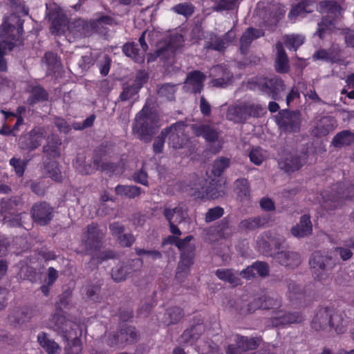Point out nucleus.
<instances>
[{
  "label": "nucleus",
  "instance_id": "18",
  "mask_svg": "<svg viewBox=\"0 0 354 354\" xmlns=\"http://www.w3.org/2000/svg\"><path fill=\"white\" fill-rule=\"evenodd\" d=\"M291 234L297 238H304L313 233V224L309 214H304L299 218V222L292 227Z\"/></svg>",
  "mask_w": 354,
  "mask_h": 354
},
{
  "label": "nucleus",
  "instance_id": "23",
  "mask_svg": "<svg viewBox=\"0 0 354 354\" xmlns=\"http://www.w3.org/2000/svg\"><path fill=\"white\" fill-rule=\"evenodd\" d=\"M265 32L262 29H257L253 27L248 28L240 38V50L242 53L248 50L252 42L258 38L263 37Z\"/></svg>",
  "mask_w": 354,
  "mask_h": 354
},
{
  "label": "nucleus",
  "instance_id": "12",
  "mask_svg": "<svg viewBox=\"0 0 354 354\" xmlns=\"http://www.w3.org/2000/svg\"><path fill=\"white\" fill-rule=\"evenodd\" d=\"M304 319V317L300 313H291L278 310L274 312V315L269 319L268 322L274 327H279L291 324H299Z\"/></svg>",
  "mask_w": 354,
  "mask_h": 354
},
{
  "label": "nucleus",
  "instance_id": "56",
  "mask_svg": "<svg viewBox=\"0 0 354 354\" xmlns=\"http://www.w3.org/2000/svg\"><path fill=\"white\" fill-rule=\"evenodd\" d=\"M198 339V333H192V328H187L180 335V341L185 344L192 345Z\"/></svg>",
  "mask_w": 354,
  "mask_h": 354
},
{
  "label": "nucleus",
  "instance_id": "26",
  "mask_svg": "<svg viewBox=\"0 0 354 354\" xmlns=\"http://www.w3.org/2000/svg\"><path fill=\"white\" fill-rule=\"evenodd\" d=\"M226 118L230 121L240 124H243L248 120L242 102L229 106L226 112Z\"/></svg>",
  "mask_w": 354,
  "mask_h": 354
},
{
  "label": "nucleus",
  "instance_id": "20",
  "mask_svg": "<svg viewBox=\"0 0 354 354\" xmlns=\"http://www.w3.org/2000/svg\"><path fill=\"white\" fill-rule=\"evenodd\" d=\"M206 76L200 71L195 70L189 72L186 77L185 84L191 87V92L194 94L200 93L204 87Z\"/></svg>",
  "mask_w": 354,
  "mask_h": 354
},
{
  "label": "nucleus",
  "instance_id": "28",
  "mask_svg": "<svg viewBox=\"0 0 354 354\" xmlns=\"http://www.w3.org/2000/svg\"><path fill=\"white\" fill-rule=\"evenodd\" d=\"M123 53L128 57L132 59L136 63L142 64L145 62V54L138 48V44L135 42H127L122 46Z\"/></svg>",
  "mask_w": 354,
  "mask_h": 354
},
{
  "label": "nucleus",
  "instance_id": "63",
  "mask_svg": "<svg viewBox=\"0 0 354 354\" xmlns=\"http://www.w3.org/2000/svg\"><path fill=\"white\" fill-rule=\"evenodd\" d=\"M111 59L109 55H105L103 60L97 62V65L102 76H106L110 71Z\"/></svg>",
  "mask_w": 354,
  "mask_h": 354
},
{
  "label": "nucleus",
  "instance_id": "21",
  "mask_svg": "<svg viewBox=\"0 0 354 354\" xmlns=\"http://www.w3.org/2000/svg\"><path fill=\"white\" fill-rule=\"evenodd\" d=\"M192 130L197 137H203L208 142H216L219 137V131L211 124L193 125Z\"/></svg>",
  "mask_w": 354,
  "mask_h": 354
},
{
  "label": "nucleus",
  "instance_id": "33",
  "mask_svg": "<svg viewBox=\"0 0 354 354\" xmlns=\"http://www.w3.org/2000/svg\"><path fill=\"white\" fill-rule=\"evenodd\" d=\"M270 221V218L267 216H256L249 218L241 221L239 227L241 229L254 230L257 228L264 226Z\"/></svg>",
  "mask_w": 354,
  "mask_h": 354
},
{
  "label": "nucleus",
  "instance_id": "43",
  "mask_svg": "<svg viewBox=\"0 0 354 354\" xmlns=\"http://www.w3.org/2000/svg\"><path fill=\"white\" fill-rule=\"evenodd\" d=\"M284 44L289 50L296 51L304 42V38L300 35H285Z\"/></svg>",
  "mask_w": 354,
  "mask_h": 354
},
{
  "label": "nucleus",
  "instance_id": "11",
  "mask_svg": "<svg viewBox=\"0 0 354 354\" xmlns=\"http://www.w3.org/2000/svg\"><path fill=\"white\" fill-rule=\"evenodd\" d=\"M104 234L95 223L89 224L83 233L82 241L87 250L97 251L102 245Z\"/></svg>",
  "mask_w": 354,
  "mask_h": 354
},
{
  "label": "nucleus",
  "instance_id": "64",
  "mask_svg": "<svg viewBox=\"0 0 354 354\" xmlns=\"http://www.w3.org/2000/svg\"><path fill=\"white\" fill-rule=\"evenodd\" d=\"M118 243L124 248H130L134 243L136 239L131 233H124L117 239Z\"/></svg>",
  "mask_w": 354,
  "mask_h": 354
},
{
  "label": "nucleus",
  "instance_id": "51",
  "mask_svg": "<svg viewBox=\"0 0 354 354\" xmlns=\"http://www.w3.org/2000/svg\"><path fill=\"white\" fill-rule=\"evenodd\" d=\"M167 137V133L166 130L162 129L160 133L155 138L153 143V151L156 154H159L163 151Z\"/></svg>",
  "mask_w": 354,
  "mask_h": 354
},
{
  "label": "nucleus",
  "instance_id": "25",
  "mask_svg": "<svg viewBox=\"0 0 354 354\" xmlns=\"http://www.w3.org/2000/svg\"><path fill=\"white\" fill-rule=\"evenodd\" d=\"M37 342L40 346L47 354H60L62 348L58 343L45 332H40L37 335Z\"/></svg>",
  "mask_w": 354,
  "mask_h": 354
},
{
  "label": "nucleus",
  "instance_id": "31",
  "mask_svg": "<svg viewBox=\"0 0 354 354\" xmlns=\"http://www.w3.org/2000/svg\"><path fill=\"white\" fill-rule=\"evenodd\" d=\"M115 192L118 196L134 199L142 194H145V191L136 185H118L115 187Z\"/></svg>",
  "mask_w": 354,
  "mask_h": 354
},
{
  "label": "nucleus",
  "instance_id": "36",
  "mask_svg": "<svg viewBox=\"0 0 354 354\" xmlns=\"http://www.w3.org/2000/svg\"><path fill=\"white\" fill-rule=\"evenodd\" d=\"M242 104L248 119L250 118H259L266 113V109L259 103L244 101Z\"/></svg>",
  "mask_w": 354,
  "mask_h": 354
},
{
  "label": "nucleus",
  "instance_id": "44",
  "mask_svg": "<svg viewBox=\"0 0 354 354\" xmlns=\"http://www.w3.org/2000/svg\"><path fill=\"white\" fill-rule=\"evenodd\" d=\"M60 142L58 141H48L47 144L43 147V152L46 155L48 159L55 158L59 156Z\"/></svg>",
  "mask_w": 354,
  "mask_h": 354
},
{
  "label": "nucleus",
  "instance_id": "19",
  "mask_svg": "<svg viewBox=\"0 0 354 354\" xmlns=\"http://www.w3.org/2000/svg\"><path fill=\"white\" fill-rule=\"evenodd\" d=\"M277 50L276 58L274 61L275 71L281 74L287 73L290 70L288 57L283 48L281 41H277L275 45Z\"/></svg>",
  "mask_w": 354,
  "mask_h": 354
},
{
  "label": "nucleus",
  "instance_id": "45",
  "mask_svg": "<svg viewBox=\"0 0 354 354\" xmlns=\"http://www.w3.org/2000/svg\"><path fill=\"white\" fill-rule=\"evenodd\" d=\"M261 298V309H274L281 306V299L278 296L265 295Z\"/></svg>",
  "mask_w": 354,
  "mask_h": 354
},
{
  "label": "nucleus",
  "instance_id": "5",
  "mask_svg": "<svg viewBox=\"0 0 354 354\" xmlns=\"http://www.w3.org/2000/svg\"><path fill=\"white\" fill-rule=\"evenodd\" d=\"M275 122L281 132L299 133L302 123L301 113L299 110L292 111L288 108L280 110L275 116Z\"/></svg>",
  "mask_w": 354,
  "mask_h": 354
},
{
  "label": "nucleus",
  "instance_id": "48",
  "mask_svg": "<svg viewBox=\"0 0 354 354\" xmlns=\"http://www.w3.org/2000/svg\"><path fill=\"white\" fill-rule=\"evenodd\" d=\"M287 283L288 290V297L290 301H294L297 299H301L304 297L300 286L294 281L289 280L287 281Z\"/></svg>",
  "mask_w": 354,
  "mask_h": 354
},
{
  "label": "nucleus",
  "instance_id": "57",
  "mask_svg": "<svg viewBox=\"0 0 354 354\" xmlns=\"http://www.w3.org/2000/svg\"><path fill=\"white\" fill-rule=\"evenodd\" d=\"M236 2V0H219L213 8L216 12L232 10L235 7Z\"/></svg>",
  "mask_w": 354,
  "mask_h": 354
},
{
  "label": "nucleus",
  "instance_id": "49",
  "mask_svg": "<svg viewBox=\"0 0 354 354\" xmlns=\"http://www.w3.org/2000/svg\"><path fill=\"white\" fill-rule=\"evenodd\" d=\"M9 163L14 168L15 172L18 177H22L24 174L28 162L18 158L12 157Z\"/></svg>",
  "mask_w": 354,
  "mask_h": 354
},
{
  "label": "nucleus",
  "instance_id": "10",
  "mask_svg": "<svg viewBox=\"0 0 354 354\" xmlns=\"http://www.w3.org/2000/svg\"><path fill=\"white\" fill-rule=\"evenodd\" d=\"M163 130H166L169 145L173 148H183L187 141V137L185 134V124L183 122H176L164 128Z\"/></svg>",
  "mask_w": 354,
  "mask_h": 354
},
{
  "label": "nucleus",
  "instance_id": "47",
  "mask_svg": "<svg viewBox=\"0 0 354 354\" xmlns=\"http://www.w3.org/2000/svg\"><path fill=\"white\" fill-rule=\"evenodd\" d=\"M102 24L113 26L115 24V19L109 15H101L97 19L91 21L89 23V26L93 30L97 32L100 26Z\"/></svg>",
  "mask_w": 354,
  "mask_h": 354
},
{
  "label": "nucleus",
  "instance_id": "3",
  "mask_svg": "<svg viewBox=\"0 0 354 354\" xmlns=\"http://www.w3.org/2000/svg\"><path fill=\"white\" fill-rule=\"evenodd\" d=\"M246 88L250 91H260L274 100H279L281 92L285 88V84L283 80L276 75L270 77L255 76L248 80Z\"/></svg>",
  "mask_w": 354,
  "mask_h": 354
},
{
  "label": "nucleus",
  "instance_id": "4",
  "mask_svg": "<svg viewBox=\"0 0 354 354\" xmlns=\"http://www.w3.org/2000/svg\"><path fill=\"white\" fill-rule=\"evenodd\" d=\"M156 119L151 112L144 106L136 115L132 131L140 140L149 142L155 133Z\"/></svg>",
  "mask_w": 354,
  "mask_h": 354
},
{
  "label": "nucleus",
  "instance_id": "6",
  "mask_svg": "<svg viewBox=\"0 0 354 354\" xmlns=\"http://www.w3.org/2000/svg\"><path fill=\"white\" fill-rule=\"evenodd\" d=\"M332 190L335 191V193L328 199L325 198L326 196V192L322 194L324 199L322 206L327 211L335 209L344 200L354 199V184L346 186L344 183H338L333 185Z\"/></svg>",
  "mask_w": 354,
  "mask_h": 354
},
{
  "label": "nucleus",
  "instance_id": "15",
  "mask_svg": "<svg viewBox=\"0 0 354 354\" xmlns=\"http://www.w3.org/2000/svg\"><path fill=\"white\" fill-rule=\"evenodd\" d=\"M44 138V131L41 128H34L21 139V148L23 149L33 151L41 145Z\"/></svg>",
  "mask_w": 354,
  "mask_h": 354
},
{
  "label": "nucleus",
  "instance_id": "16",
  "mask_svg": "<svg viewBox=\"0 0 354 354\" xmlns=\"http://www.w3.org/2000/svg\"><path fill=\"white\" fill-rule=\"evenodd\" d=\"M20 200L17 197L2 199L0 202V220L6 223L10 218L18 213Z\"/></svg>",
  "mask_w": 354,
  "mask_h": 354
},
{
  "label": "nucleus",
  "instance_id": "54",
  "mask_svg": "<svg viewBox=\"0 0 354 354\" xmlns=\"http://www.w3.org/2000/svg\"><path fill=\"white\" fill-rule=\"evenodd\" d=\"M223 214L224 209L221 207L216 206L215 207L210 208L205 214V222L210 223L222 217Z\"/></svg>",
  "mask_w": 354,
  "mask_h": 354
},
{
  "label": "nucleus",
  "instance_id": "52",
  "mask_svg": "<svg viewBox=\"0 0 354 354\" xmlns=\"http://www.w3.org/2000/svg\"><path fill=\"white\" fill-rule=\"evenodd\" d=\"M139 91L137 90L131 84L123 86L122 91L120 93L118 100L125 102L131 100L138 93Z\"/></svg>",
  "mask_w": 354,
  "mask_h": 354
},
{
  "label": "nucleus",
  "instance_id": "24",
  "mask_svg": "<svg viewBox=\"0 0 354 354\" xmlns=\"http://www.w3.org/2000/svg\"><path fill=\"white\" fill-rule=\"evenodd\" d=\"M274 258L281 266L290 268H295L301 263V257L295 252H278Z\"/></svg>",
  "mask_w": 354,
  "mask_h": 354
},
{
  "label": "nucleus",
  "instance_id": "35",
  "mask_svg": "<svg viewBox=\"0 0 354 354\" xmlns=\"http://www.w3.org/2000/svg\"><path fill=\"white\" fill-rule=\"evenodd\" d=\"M354 142V133L349 130H343L337 133L332 140V145L335 147L349 146Z\"/></svg>",
  "mask_w": 354,
  "mask_h": 354
},
{
  "label": "nucleus",
  "instance_id": "39",
  "mask_svg": "<svg viewBox=\"0 0 354 354\" xmlns=\"http://www.w3.org/2000/svg\"><path fill=\"white\" fill-rule=\"evenodd\" d=\"M136 270V269L131 268L128 265L122 264L112 269L111 277L114 281L120 282L126 279L128 274Z\"/></svg>",
  "mask_w": 354,
  "mask_h": 354
},
{
  "label": "nucleus",
  "instance_id": "13",
  "mask_svg": "<svg viewBox=\"0 0 354 354\" xmlns=\"http://www.w3.org/2000/svg\"><path fill=\"white\" fill-rule=\"evenodd\" d=\"M316 2L314 0H297L292 5L288 18L295 22L298 17H306L308 14L314 12Z\"/></svg>",
  "mask_w": 354,
  "mask_h": 354
},
{
  "label": "nucleus",
  "instance_id": "32",
  "mask_svg": "<svg viewBox=\"0 0 354 354\" xmlns=\"http://www.w3.org/2000/svg\"><path fill=\"white\" fill-rule=\"evenodd\" d=\"M85 160L86 157L84 154H77L73 161L74 167L80 174L91 175L98 170L97 167L93 165L92 162L90 163H86Z\"/></svg>",
  "mask_w": 354,
  "mask_h": 354
},
{
  "label": "nucleus",
  "instance_id": "46",
  "mask_svg": "<svg viewBox=\"0 0 354 354\" xmlns=\"http://www.w3.org/2000/svg\"><path fill=\"white\" fill-rule=\"evenodd\" d=\"M66 20L64 17L57 15L52 20L50 30L53 35H59L64 32Z\"/></svg>",
  "mask_w": 354,
  "mask_h": 354
},
{
  "label": "nucleus",
  "instance_id": "22",
  "mask_svg": "<svg viewBox=\"0 0 354 354\" xmlns=\"http://www.w3.org/2000/svg\"><path fill=\"white\" fill-rule=\"evenodd\" d=\"M278 164L279 168L286 173L298 171L304 165L301 156L292 153H288L286 157L280 159Z\"/></svg>",
  "mask_w": 354,
  "mask_h": 354
},
{
  "label": "nucleus",
  "instance_id": "58",
  "mask_svg": "<svg viewBox=\"0 0 354 354\" xmlns=\"http://www.w3.org/2000/svg\"><path fill=\"white\" fill-rule=\"evenodd\" d=\"M88 24L83 20H77L73 24V26L69 28L70 32H73L76 37H82L85 35L84 28Z\"/></svg>",
  "mask_w": 354,
  "mask_h": 354
},
{
  "label": "nucleus",
  "instance_id": "37",
  "mask_svg": "<svg viewBox=\"0 0 354 354\" xmlns=\"http://www.w3.org/2000/svg\"><path fill=\"white\" fill-rule=\"evenodd\" d=\"M234 190L241 201L249 199L250 196V184L247 179L239 178L234 183Z\"/></svg>",
  "mask_w": 354,
  "mask_h": 354
},
{
  "label": "nucleus",
  "instance_id": "42",
  "mask_svg": "<svg viewBox=\"0 0 354 354\" xmlns=\"http://www.w3.org/2000/svg\"><path fill=\"white\" fill-rule=\"evenodd\" d=\"M236 344L242 348L243 351L256 349L259 344L257 337H248L244 336H237Z\"/></svg>",
  "mask_w": 354,
  "mask_h": 354
},
{
  "label": "nucleus",
  "instance_id": "60",
  "mask_svg": "<svg viewBox=\"0 0 354 354\" xmlns=\"http://www.w3.org/2000/svg\"><path fill=\"white\" fill-rule=\"evenodd\" d=\"M148 73L145 71H140L137 73L133 83L131 85L140 91L144 84L148 81Z\"/></svg>",
  "mask_w": 354,
  "mask_h": 354
},
{
  "label": "nucleus",
  "instance_id": "7",
  "mask_svg": "<svg viewBox=\"0 0 354 354\" xmlns=\"http://www.w3.org/2000/svg\"><path fill=\"white\" fill-rule=\"evenodd\" d=\"M309 264L314 278L319 281H325L328 278L335 266L331 257L323 255L320 252L312 254Z\"/></svg>",
  "mask_w": 354,
  "mask_h": 354
},
{
  "label": "nucleus",
  "instance_id": "1",
  "mask_svg": "<svg viewBox=\"0 0 354 354\" xmlns=\"http://www.w3.org/2000/svg\"><path fill=\"white\" fill-rule=\"evenodd\" d=\"M53 320L55 322L52 326L53 330L60 335L64 341L73 340L72 344L65 348L64 354H82V344L80 339L77 337L82 335L80 326L58 314L53 317Z\"/></svg>",
  "mask_w": 354,
  "mask_h": 354
},
{
  "label": "nucleus",
  "instance_id": "62",
  "mask_svg": "<svg viewBox=\"0 0 354 354\" xmlns=\"http://www.w3.org/2000/svg\"><path fill=\"white\" fill-rule=\"evenodd\" d=\"M100 285L89 284L86 287V295L94 301H99V293L100 292Z\"/></svg>",
  "mask_w": 354,
  "mask_h": 354
},
{
  "label": "nucleus",
  "instance_id": "53",
  "mask_svg": "<svg viewBox=\"0 0 354 354\" xmlns=\"http://www.w3.org/2000/svg\"><path fill=\"white\" fill-rule=\"evenodd\" d=\"M249 158L255 165H261L264 160L262 149L260 147L252 148L249 153Z\"/></svg>",
  "mask_w": 354,
  "mask_h": 354
},
{
  "label": "nucleus",
  "instance_id": "14",
  "mask_svg": "<svg viewBox=\"0 0 354 354\" xmlns=\"http://www.w3.org/2000/svg\"><path fill=\"white\" fill-rule=\"evenodd\" d=\"M226 185L221 179H212L202 193L199 192L198 198L201 199H216L225 194Z\"/></svg>",
  "mask_w": 354,
  "mask_h": 354
},
{
  "label": "nucleus",
  "instance_id": "59",
  "mask_svg": "<svg viewBox=\"0 0 354 354\" xmlns=\"http://www.w3.org/2000/svg\"><path fill=\"white\" fill-rule=\"evenodd\" d=\"M253 263L256 275L258 274L261 277H266L269 275L270 267L266 262L257 261Z\"/></svg>",
  "mask_w": 354,
  "mask_h": 354
},
{
  "label": "nucleus",
  "instance_id": "41",
  "mask_svg": "<svg viewBox=\"0 0 354 354\" xmlns=\"http://www.w3.org/2000/svg\"><path fill=\"white\" fill-rule=\"evenodd\" d=\"M230 160L227 157H219L213 163L212 173L214 177H220L230 166Z\"/></svg>",
  "mask_w": 354,
  "mask_h": 354
},
{
  "label": "nucleus",
  "instance_id": "34",
  "mask_svg": "<svg viewBox=\"0 0 354 354\" xmlns=\"http://www.w3.org/2000/svg\"><path fill=\"white\" fill-rule=\"evenodd\" d=\"M184 316V310L183 308L177 306H174L167 309L162 322L169 326L171 324H175L179 322Z\"/></svg>",
  "mask_w": 354,
  "mask_h": 354
},
{
  "label": "nucleus",
  "instance_id": "55",
  "mask_svg": "<svg viewBox=\"0 0 354 354\" xmlns=\"http://www.w3.org/2000/svg\"><path fill=\"white\" fill-rule=\"evenodd\" d=\"M70 292H63L59 297V302L57 303V311L56 313L53 315L54 317L55 315L58 314L60 316L64 317L66 319V317L62 315V310L61 309L62 307L66 308L68 305V298L70 297ZM53 317H52V322L53 323V325L55 324V322L53 320Z\"/></svg>",
  "mask_w": 354,
  "mask_h": 354
},
{
  "label": "nucleus",
  "instance_id": "2",
  "mask_svg": "<svg viewBox=\"0 0 354 354\" xmlns=\"http://www.w3.org/2000/svg\"><path fill=\"white\" fill-rule=\"evenodd\" d=\"M23 34L24 20L19 15L12 14L3 18L0 25V37L7 49L12 50L16 46H23Z\"/></svg>",
  "mask_w": 354,
  "mask_h": 354
},
{
  "label": "nucleus",
  "instance_id": "40",
  "mask_svg": "<svg viewBox=\"0 0 354 354\" xmlns=\"http://www.w3.org/2000/svg\"><path fill=\"white\" fill-rule=\"evenodd\" d=\"M227 48L225 43L221 37L213 34L211 35L209 41H205L204 48L207 50H214L218 52H223Z\"/></svg>",
  "mask_w": 354,
  "mask_h": 354
},
{
  "label": "nucleus",
  "instance_id": "17",
  "mask_svg": "<svg viewBox=\"0 0 354 354\" xmlns=\"http://www.w3.org/2000/svg\"><path fill=\"white\" fill-rule=\"evenodd\" d=\"M336 127L337 122L333 117L324 116L312 129V135L317 138L326 136L330 131H333Z\"/></svg>",
  "mask_w": 354,
  "mask_h": 354
},
{
  "label": "nucleus",
  "instance_id": "9",
  "mask_svg": "<svg viewBox=\"0 0 354 354\" xmlns=\"http://www.w3.org/2000/svg\"><path fill=\"white\" fill-rule=\"evenodd\" d=\"M30 214L34 223L40 226H46L53 218L54 208L46 201L37 202L32 205Z\"/></svg>",
  "mask_w": 354,
  "mask_h": 354
},
{
  "label": "nucleus",
  "instance_id": "61",
  "mask_svg": "<svg viewBox=\"0 0 354 354\" xmlns=\"http://www.w3.org/2000/svg\"><path fill=\"white\" fill-rule=\"evenodd\" d=\"M194 239L192 235H188L184 239H178V243H176V247L182 252L184 251L190 252L192 247L195 248L194 245H190L189 243Z\"/></svg>",
  "mask_w": 354,
  "mask_h": 354
},
{
  "label": "nucleus",
  "instance_id": "38",
  "mask_svg": "<svg viewBox=\"0 0 354 354\" xmlns=\"http://www.w3.org/2000/svg\"><path fill=\"white\" fill-rule=\"evenodd\" d=\"M44 169L49 174V177L54 181L60 183L62 180V175L59 163L56 160H46L44 162Z\"/></svg>",
  "mask_w": 354,
  "mask_h": 354
},
{
  "label": "nucleus",
  "instance_id": "8",
  "mask_svg": "<svg viewBox=\"0 0 354 354\" xmlns=\"http://www.w3.org/2000/svg\"><path fill=\"white\" fill-rule=\"evenodd\" d=\"M333 310L329 307L321 308L312 320V327L319 330L324 329L328 325L337 330L342 319L336 313H332Z\"/></svg>",
  "mask_w": 354,
  "mask_h": 354
},
{
  "label": "nucleus",
  "instance_id": "27",
  "mask_svg": "<svg viewBox=\"0 0 354 354\" xmlns=\"http://www.w3.org/2000/svg\"><path fill=\"white\" fill-rule=\"evenodd\" d=\"M120 337V341L122 345L127 344H133L136 342L139 337V334L136 328L133 326L122 324L120 330L118 331Z\"/></svg>",
  "mask_w": 354,
  "mask_h": 354
},
{
  "label": "nucleus",
  "instance_id": "29",
  "mask_svg": "<svg viewBox=\"0 0 354 354\" xmlns=\"http://www.w3.org/2000/svg\"><path fill=\"white\" fill-rule=\"evenodd\" d=\"M216 276L221 281L229 283L233 286L241 284V279L239 277V272L230 268L217 269L215 272Z\"/></svg>",
  "mask_w": 354,
  "mask_h": 354
},
{
  "label": "nucleus",
  "instance_id": "30",
  "mask_svg": "<svg viewBox=\"0 0 354 354\" xmlns=\"http://www.w3.org/2000/svg\"><path fill=\"white\" fill-rule=\"evenodd\" d=\"M30 95L27 99V104L34 106L39 102H44L48 100V93L41 85L32 86L30 90Z\"/></svg>",
  "mask_w": 354,
  "mask_h": 354
},
{
  "label": "nucleus",
  "instance_id": "50",
  "mask_svg": "<svg viewBox=\"0 0 354 354\" xmlns=\"http://www.w3.org/2000/svg\"><path fill=\"white\" fill-rule=\"evenodd\" d=\"M172 10L177 14L184 17H190L194 12V7L190 3H178L172 8Z\"/></svg>",
  "mask_w": 354,
  "mask_h": 354
}]
</instances>
